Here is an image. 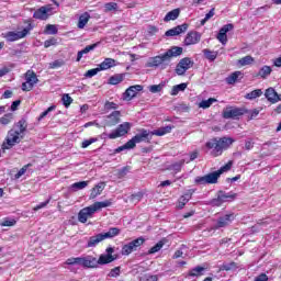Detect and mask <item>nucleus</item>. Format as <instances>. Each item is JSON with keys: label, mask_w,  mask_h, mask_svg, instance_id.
Here are the masks:
<instances>
[{"label": "nucleus", "mask_w": 281, "mask_h": 281, "mask_svg": "<svg viewBox=\"0 0 281 281\" xmlns=\"http://www.w3.org/2000/svg\"><path fill=\"white\" fill-rule=\"evenodd\" d=\"M101 236H103V240H106V238H115V236H120V228L111 227L109 232L101 233Z\"/></svg>", "instance_id": "33"}, {"label": "nucleus", "mask_w": 281, "mask_h": 281, "mask_svg": "<svg viewBox=\"0 0 281 281\" xmlns=\"http://www.w3.org/2000/svg\"><path fill=\"white\" fill-rule=\"evenodd\" d=\"M245 113H249V111L245 110V108L227 105L223 110L222 115L224 120H239L243 117V115H245Z\"/></svg>", "instance_id": "5"}, {"label": "nucleus", "mask_w": 281, "mask_h": 281, "mask_svg": "<svg viewBox=\"0 0 281 281\" xmlns=\"http://www.w3.org/2000/svg\"><path fill=\"white\" fill-rule=\"evenodd\" d=\"M64 65H65V60L57 59V60L49 63L48 68L49 69H58L60 67H64Z\"/></svg>", "instance_id": "47"}, {"label": "nucleus", "mask_w": 281, "mask_h": 281, "mask_svg": "<svg viewBox=\"0 0 281 281\" xmlns=\"http://www.w3.org/2000/svg\"><path fill=\"white\" fill-rule=\"evenodd\" d=\"M238 78H243V72L241 71H235L231 76L226 78L227 85H235L238 82Z\"/></svg>", "instance_id": "35"}, {"label": "nucleus", "mask_w": 281, "mask_h": 281, "mask_svg": "<svg viewBox=\"0 0 281 281\" xmlns=\"http://www.w3.org/2000/svg\"><path fill=\"white\" fill-rule=\"evenodd\" d=\"M179 14H181V10L173 9L172 11H169L166 16L164 18V21L168 23V21H177L179 19Z\"/></svg>", "instance_id": "31"}, {"label": "nucleus", "mask_w": 281, "mask_h": 281, "mask_svg": "<svg viewBox=\"0 0 281 281\" xmlns=\"http://www.w3.org/2000/svg\"><path fill=\"white\" fill-rule=\"evenodd\" d=\"M162 248H164V241L160 240L148 250V254H157V251H161Z\"/></svg>", "instance_id": "51"}, {"label": "nucleus", "mask_w": 281, "mask_h": 281, "mask_svg": "<svg viewBox=\"0 0 281 281\" xmlns=\"http://www.w3.org/2000/svg\"><path fill=\"white\" fill-rule=\"evenodd\" d=\"M56 38H50V40H46L45 42H44V47H52V45H56Z\"/></svg>", "instance_id": "63"}, {"label": "nucleus", "mask_w": 281, "mask_h": 281, "mask_svg": "<svg viewBox=\"0 0 281 281\" xmlns=\"http://www.w3.org/2000/svg\"><path fill=\"white\" fill-rule=\"evenodd\" d=\"M183 54V48L179 46H173L169 48L162 55H157L155 57H150L146 63V67H160V69H166L168 64L172 58H177V56H181Z\"/></svg>", "instance_id": "1"}, {"label": "nucleus", "mask_w": 281, "mask_h": 281, "mask_svg": "<svg viewBox=\"0 0 281 281\" xmlns=\"http://www.w3.org/2000/svg\"><path fill=\"white\" fill-rule=\"evenodd\" d=\"M122 117V112L113 111L111 114L105 116V126H117Z\"/></svg>", "instance_id": "18"}, {"label": "nucleus", "mask_w": 281, "mask_h": 281, "mask_svg": "<svg viewBox=\"0 0 281 281\" xmlns=\"http://www.w3.org/2000/svg\"><path fill=\"white\" fill-rule=\"evenodd\" d=\"M61 100H63V104H64V106H66V109L71 105V102H74V99H71V97L69 94H64Z\"/></svg>", "instance_id": "55"}, {"label": "nucleus", "mask_w": 281, "mask_h": 281, "mask_svg": "<svg viewBox=\"0 0 281 281\" xmlns=\"http://www.w3.org/2000/svg\"><path fill=\"white\" fill-rule=\"evenodd\" d=\"M99 71H102V70L100 69V67L93 68V69L88 70V71L85 74V76H86V78H93V76H98V72H99Z\"/></svg>", "instance_id": "56"}, {"label": "nucleus", "mask_w": 281, "mask_h": 281, "mask_svg": "<svg viewBox=\"0 0 281 281\" xmlns=\"http://www.w3.org/2000/svg\"><path fill=\"white\" fill-rule=\"evenodd\" d=\"M89 19H91V15L88 12H85L83 14H81L79 16L77 27L79 30H85V26L87 25V23H89Z\"/></svg>", "instance_id": "30"}, {"label": "nucleus", "mask_w": 281, "mask_h": 281, "mask_svg": "<svg viewBox=\"0 0 281 281\" xmlns=\"http://www.w3.org/2000/svg\"><path fill=\"white\" fill-rule=\"evenodd\" d=\"M238 268V265L234 261L229 262V263H223L221 267H220V271H232L234 269H237Z\"/></svg>", "instance_id": "42"}, {"label": "nucleus", "mask_w": 281, "mask_h": 281, "mask_svg": "<svg viewBox=\"0 0 281 281\" xmlns=\"http://www.w3.org/2000/svg\"><path fill=\"white\" fill-rule=\"evenodd\" d=\"M122 273V268L121 267H115L109 272V278H120V274Z\"/></svg>", "instance_id": "49"}, {"label": "nucleus", "mask_w": 281, "mask_h": 281, "mask_svg": "<svg viewBox=\"0 0 281 281\" xmlns=\"http://www.w3.org/2000/svg\"><path fill=\"white\" fill-rule=\"evenodd\" d=\"M124 75H114L110 77L109 85H120V82H123Z\"/></svg>", "instance_id": "45"}, {"label": "nucleus", "mask_w": 281, "mask_h": 281, "mask_svg": "<svg viewBox=\"0 0 281 281\" xmlns=\"http://www.w3.org/2000/svg\"><path fill=\"white\" fill-rule=\"evenodd\" d=\"M265 97L267 98L268 102L271 104H276L277 102L281 101L280 94L273 88H268L265 92Z\"/></svg>", "instance_id": "21"}, {"label": "nucleus", "mask_w": 281, "mask_h": 281, "mask_svg": "<svg viewBox=\"0 0 281 281\" xmlns=\"http://www.w3.org/2000/svg\"><path fill=\"white\" fill-rule=\"evenodd\" d=\"M217 41H220V43H222V45H227V35H223V34L218 33Z\"/></svg>", "instance_id": "62"}, {"label": "nucleus", "mask_w": 281, "mask_h": 281, "mask_svg": "<svg viewBox=\"0 0 281 281\" xmlns=\"http://www.w3.org/2000/svg\"><path fill=\"white\" fill-rule=\"evenodd\" d=\"M255 281H269V277L266 273H261L255 278Z\"/></svg>", "instance_id": "64"}, {"label": "nucleus", "mask_w": 281, "mask_h": 281, "mask_svg": "<svg viewBox=\"0 0 281 281\" xmlns=\"http://www.w3.org/2000/svg\"><path fill=\"white\" fill-rule=\"evenodd\" d=\"M191 67H194V61L190 57H184L178 63L176 67V74L178 76H184L186 71L191 69Z\"/></svg>", "instance_id": "13"}, {"label": "nucleus", "mask_w": 281, "mask_h": 281, "mask_svg": "<svg viewBox=\"0 0 281 281\" xmlns=\"http://www.w3.org/2000/svg\"><path fill=\"white\" fill-rule=\"evenodd\" d=\"M198 43H201V33L196 31H191L187 34L184 38V45H196Z\"/></svg>", "instance_id": "19"}, {"label": "nucleus", "mask_w": 281, "mask_h": 281, "mask_svg": "<svg viewBox=\"0 0 281 281\" xmlns=\"http://www.w3.org/2000/svg\"><path fill=\"white\" fill-rule=\"evenodd\" d=\"M117 258L113 255H100L99 259L95 257H92V260H94L93 263H91V269H98V265H111V262H114Z\"/></svg>", "instance_id": "14"}, {"label": "nucleus", "mask_w": 281, "mask_h": 281, "mask_svg": "<svg viewBox=\"0 0 281 281\" xmlns=\"http://www.w3.org/2000/svg\"><path fill=\"white\" fill-rule=\"evenodd\" d=\"M164 87H166V82H160L159 85L149 86L148 91H150V93H161Z\"/></svg>", "instance_id": "39"}, {"label": "nucleus", "mask_w": 281, "mask_h": 281, "mask_svg": "<svg viewBox=\"0 0 281 281\" xmlns=\"http://www.w3.org/2000/svg\"><path fill=\"white\" fill-rule=\"evenodd\" d=\"M12 122V114H4L1 119H0V124H3V126H8V124H10Z\"/></svg>", "instance_id": "52"}, {"label": "nucleus", "mask_w": 281, "mask_h": 281, "mask_svg": "<svg viewBox=\"0 0 281 281\" xmlns=\"http://www.w3.org/2000/svg\"><path fill=\"white\" fill-rule=\"evenodd\" d=\"M139 91H144V86H142V85L131 86L123 93V100H126L127 102H130V100L135 98V95H137V93H139Z\"/></svg>", "instance_id": "16"}, {"label": "nucleus", "mask_w": 281, "mask_h": 281, "mask_svg": "<svg viewBox=\"0 0 281 281\" xmlns=\"http://www.w3.org/2000/svg\"><path fill=\"white\" fill-rule=\"evenodd\" d=\"M30 166H32V164L25 165L23 168H21L15 175L16 179H20V177H23V175L27 172V168H30Z\"/></svg>", "instance_id": "61"}, {"label": "nucleus", "mask_w": 281, "mask_h": 281, "mask_svg": "<svg viewBox=\"0 0 281 281\" xmlns=\"http://www.w3.org/2000/svg\"><path fill=\"white\" fill-rule=\"evenodd\" d=\"M271 66H263L259 72H258V76H260V78H262L263 80L268 77V76H271Z\"/></svg>", "instance_id": "41"}, {"label": "nucleus", "mask_w": 281, "mask_h": 281, "mask_svg": "<svg viewBox=\"0 0 281 281\" xmlns=\"http://www.w3.org/2000/svg\"><path fill=\"white\" fill-rule=\"evenodd\" d=\"M144 243H145L144 237H138L130 241L128 244L122 247V250H121L122 256H131V254H133V251H137V248L142 247Z\"/></svg>", "instance_id": "9"}, {"label": "nucleus", "mask_w": 281, "mask_h": 281, "mask_svg": "<svg viewBox=\"0 0 281 281\" xmlns=\"http://www.w3.org/2000/svg\"><path fill=\"white\" fill-rule=\"evenodd\" d=\"M104 188H106V183L104 182H99L95 184L90 192V199H97V196H100L102 192L104 191Z\"/></svg>", "instance_id": "25"}, {"label": "nucleus", "mask_w": 281, "mask_h": 281, "mask_svg": "<svg viewBox=\"0 0 281 281\" xmlns=\"http://www.w3.org/2000/svg\"><path fill=\"white\" fill-rule=\"evenodd\" d=\"M52 111H56V105H50L46 111H44L42 115L38 116V122H41V120H44V117H47V115H49Z\"/></svg>", "instance_id": "54"}, {"label": "nucleus", "mask_w": 281, "mask_h": 281, "mask_svg": "<svg viewBox=\"0 0 281 281\" xmlns=\"http://www.w3.org/2000/svg\"><path fill=\"white\" fill-rule=\"evenodd\" d=\"M251 63H254V57L250 55H247L238 60V65H240V67H247V65H251Z\"/></svg>", "instance_id": "44"}, {"label": "nucleus", "mask_w": 281, "mask_h": 281, "mask_svg": "<svg viewBox=\"0 0 281 281\" xmlns=\"http://www.w3.org/2000/svg\"><path fill=\"white\" fill-rule=\"evenodd\" d=\"M183 164H186V160H180L171 165V170H175L176 172H181V168L183 167Z\"/></svg>", "instance_id": "57"}, {"label": "nucleus", "mask_w": 281, "mask_h": 281, "mask_svg": "<svg viewBox=\"0 0 281 281\" xmlns=\"http://www.w3.org/2000/svg\"><path fill=\"white\" fill-rule=\"evenodd\" d=\"M220 177L221 175L217 173V171H214L203 177H196L194 181L198 186L214 184V183H218Z\"/></svg>", "instance_id": "11"}, {"label": "nucleus", "mask_w": 281, "mask_h": 281, "mask_svg": "<svg viewBox=\"0 0 281 281\" xmlns=\"http://www.w3.org/2000/svg\"><path fill=\"white\" fill-rule=\"evenodd\" d=\"M234 142L235 140L232 137L212 138L206 143V148L212 150V157H221V155H223V150H227Z\"/></svg>", "instance_id": "2"}, {"label": "nucleus", "mask_w": 281, "mask_h": 281, "mask_svg": "<svg viewBox=\"0 0 281 281\" xmlns=\"http://www.w3.org/2000/svg\"><path fill=\"white\" fill-rule=\"evenodd\" d=\"M232 30H234V24H226L220 30L218 34L227 35V32H232Z\"/></svg>", "instance_id": "59"}, {"label": "nucleus", "mask_w": 281, "mask_h": 281, "mask_svg": "<svg viewBox=\"0 0 281 281\" xmlns=\"http://www.w3.org/2000/svg\"><path fill=\"white\" fill-rule=\"evenodd\" d=\"M232 166H234V161H228L226 165L222 166L218 170L217 173L220 177L223 175V172H229L232 170Z\"/></svg>", "instance_id": "46"}, {"label": "nucleus", "mask_w": 281, "mask_h": 281, "mask_svg": "<svg viewBox=\"0 0 281 281\" xmlns=\"http://www.w3.org/2000/svg\"><path fill=\"white\" fill-rule=\"evenodd\" d=\"M32 30H34V26L32 24H29L25 29H23L22 31H18V32H8L4 35V38L9 42V43H14V41H20V38H25V36L27 34H30V32H32Z\"/></svg>", "instance_id": "8"}, {"label": "nucleus", "mask_w": 281, "mask_h": 281, "mask_svg": "<svg viewBox=\"0 0 281 281\" xmlns=\"http://www.w3.org/2000/svg\"><path fill=\"white\" fill-rule=\"evenodd\" d=\"M45 34H58V29L54 24H47L45 27Z\"/></svg>", "instance_id": "50"}, {"label": "nucleus", "mask_w": 281, "mask_h": 281, "mask_svg": "<svg viewBox=\"0 0 281 281\" xmlns=\"http://www.w3.org/2000/svg\"><path fill=\"white\" fill-rule=\"evenodd\" d=\"M235 218H236V215H234V213L223 215V216L218 217V220L213 228L221 229L223 227H229V225H232V222Z\"/></svg>", "instance_id": "15"}, {"label": "nucleus", "mask_w": 281, "mask_h": 281, "mask_svg": "<svg viewBox=\"0 0 281 281\" xmlns=\"http://www.w3.org/2000/svg\"><path fill=\"white\" fill-rule=\"evenodd\" d=\"M142 142H150V132L143 128L139 131V134H136L132 139L125 143L123 146L116 148V153H122V150H131L137 146V144H142Z\"/></svg>", "instance_id": "3"}, {"label": "nucleus", "mask_w": 281, "mask_h": 281, "mask_svg": "<svg viewBox=\"0 0 281 281\" xmlns=\"http://www.w3.org/2000/svg\"><path fill=\"white\" fill-rule=\"evenodd\" d=\"M203 271H205V268L198 266L189 271V276L191 278H201V276H203Z\"/></svg>", "instance_id": "36"}, {"label": "nucleus", "mask_w": 281, "mask_h": 281, "mask_svg": "<svg viewBox=\"0 0 281 281\" xmlns=\"http://www.w3.org/2000/svg\"><path fill=\"white\" fill-rule=\"evenodd\" d=\"M98 45H100V43H94V44L88 45L82 50H79L77 54V63H80V60H82L83 54H89V52H93V49H95V47H98Z\"/></svg>", "instance_id": "26"}, {"label": "nucleus", "mask_w": 281, "mask_h": 281, "mask_svg": "<svg viewBox=\"0 0 281 281\" xmlns=\"http://www.w3.org/2000/svg\"><path fill=\"white\" fill-rule=\"evenodd\" d=\"M214 102H217V100L214 98H210L207 100H202L199 103V109H210V106H212V104H214Z\"/></svg>", "instance_id": "40"}, {"label": "nucleus", "mask_w": 281, "mask_h": 281, "mask_svg": "<svg viewBox=\"0 0 281 281\" xmlns=\"http://www.w3.org/2000/svg\"><path fill=\"white\" fill-rule=\"evenodd\" d=\"M87 186H89V181L75 182L70 186V190L72 192H78V190H85Z\"/></svg>", "instance_id": "37"}, {"label": "nucleus", "mask_w": 281, "mask_h": 281, "mask_svg": "<svg viewBox=\"0 0 281 281\" xmlns=\"http://www.w3.org/2000/svg\"><path fill=\"white\" fill-rule=\"evenodd\" d=\"M0 225L1 227H14V225H16V220H4Z\"/></svg>", "instance_id": "58"}, {"label": "nucleus", "mask_w": 281, "mask_h": 281, "mask_svg": "<svg viewBox=\"0 0 281 281\" xmlns=\"http://www.w3.org/2000/svg\"><path fill=\"white\" fill-rule=\"evenodd\" d=\"M234 199H236L235 193L218 191L217 198L212 200V205H215V207H221L222 203H227V201H234Z\"/></svg>", "instance_id": "12"}, {"label": "nucleus", "mask_w": 281, "mask_h": 281, "mask_svg": "<svg viewBox=\"0 0 281 281\" xmlns=\"http://www.w3.org/2000/svg\"><path fill=\"white\" fill-rule=\"evenodd\" d=\"M171 131H172V126L167 125L165 127H160L149 133L150 135H156L157 137H164V135H168V133H170Z\"/></svg>", "instance_id": "29"}, {"label": "nucleus", "mask_w": 281, "mask_h": 281, "mask_svg": "<svg viewBox=\"0 0 281 281\" xmlns=\"http://www.w3.org/2000/svg\"><path fill=\"white\" fill-rule=\"evenodd\" d=\"M132 124L128 122H124L120 124L114 131L109 133H103V137H108V139H117V137H124V135H128V132L132 128Z\"/></svg>", "instance_id": "6"}, {"label": "nucleus", "mask_w": 281, "mask_h": 281, "mask_svg": "<svg viewBox=\"0 0 281 281\" xmlns=\"http://www.w3.org/2000/svg\"><path fill=\"white\" fill-rule=\"evenodd\" d=\"M144 199V193L137 192L130 196L131 203H139Z\"/></svg>", "instance_id": "48"}, {"label": "nucleus", "mask_w": 281, "mask_h": 281, "mask_svg": "<svg viewBox=\"0 0 281 281\" xmlns=\"http://www.w3.org/2000/svg\"><path fill=\"white\" fill-rule=\"evenodd\" d=\"M262 95V90L261 89H256L252 90L251 92L246 94L247 100H256V98H260Z\"/></svg>", "instance_id": "43"}, {"label": "nucleus", "mask_w": 281, "mask_h": 281, "mask_svg": "<svg viewBox=\"0 0 281 281\" xmlns=\"http://www.w3.org/2000/svg\"><path fill=\"white\" fill-rule=\"evenodd\" d=\"M113 10H117V3L108 2L104 4V12H113Z\"/></svg>", "instance_id": "53"}, {"label": "nucleus", "mask_w": 281, "mask_h": 281, "mask_svg": "<svg viewBox=\"0 0 281 281\" xmlns=\"http://www.w3.org/2000/svg\"><path fill=\"white\" fill-rule=\"evenodd\" d=\"M115 59L113 58H105L100 65H99V69H101V71H106V69H111L112 67H115Z\"/></svg>", "instance_id": "27"}, {"label": "nucleus", "mask_w": 281, "mask_h": 281, "mask_svg": "<svg viewBox=\"0 0 281 281\" xmlns=\"http://www.w3.org/2000/svg\"><path fill=\"white\" fill-rule=\"evenodd\" d=\"M111 205H113V202L111 200H105L103 202H94L92 204V209L94 210V212H98V210H102L104 207H111Z\"/></svg>", "instance_id": "34"}, {"label": "nucleus", "mask_w": 281, "mask_h": 281, "mask_svg": "<svg viewBox=\"0 0 281 281\" xmlns=\"http://www.w3.org/2000/svg\"><path fill=\"white\" fill-rule=\"evenodd\" d=\"M94 214H95V211L93 206L92 205L87 206L79 212L78 221L79 223H87V221L91 218V216H93Z\"/></svg>", "instance_id": "17"}, {"label": "nucleus", "mask_w": 281, "mask_h": 281, "mask_svg": "<svg viewBox=\"0 0 281 281\" xmlns=\"http://www.w3.org/2000/svg\"><path fill=\"white\" fill-rule=\"evenodd\" d=\"M93 256L86 257H70L66 260L65 265L72 267L74 265H78L79 267H83L85 269H91V265H93Z\"/></svg>", "instance_id": "7"}, {"label": "nucleus", "mask_w": 281, "mask_h": 281, "mask_svg": "<svg viewBox=\"0 0 281 281\" xmlns=\"http://www.w3.org/2000/svg\"><path fill=\"white\" fill-rule=\"evenodd\" d=\"M15 131H18L20 135H23V137H25V131H27V121L25 119L20 120L15 124Z\"/></svg>", "instance_id": "28"}, {"label": "nucleus", "mask_w": 281, "mask_h": 281, "mask_svg": "<svg viewBox=\"0 0 281 281\" xmlns=\"http://www.w3.org/2000/svg\"><path fill=\"white\" fill-rule=\"evenodd\" d=\"M188 27H189L188 23L178 25L171 30H168L165 33V36H179V34H183V32H188Z\"/></svg>", "instance_id": "23"}, {"label": "nucleus", "mask_w": 281, "mask_h": 281, "mask_svg": "<svg viewBox=\"0 0 281 281\" xmlns=\"http://www.w3.org/2000/svg\"><path fill=\"white\" fill-rule=\"evenodd\" d=\"M102 240H104V237L102 236V233L97 234L94 236H91L88 239V243L86 245L87 249H91L93 247H98V245H100V243H102Z\"/></svg>", "instance_id": "24"}, {"label": "nucleus", "mask_w": 281, "mask_h": 281, "mask_svg": "<svg viewBox=\"0 0 281 281\" xmlns=\"http://www.w3.org/2000/svg\"><path fill=\"white\" fill-rule=\"evenodd\" d=\"M184 89H188V83L176 85L171 88L170 95H179V92L183 91Z\"/></svg>", "instance_id": "38"}, {"label": "nucleus", "mask_w": 281, "mask_h": 281, "mask_svg": "<svg viewBox=\"0 0 281 281\" xmlns=\"http://www.w3.org/2000/svg\"><path fill=\"white\" fill-rule=\"evenodd\" d=\"M49 12H52L49 7H41L34 12L33 19H37L38 21H47V19H49Z\"/></svg>", "instance_id": "20"}, {"label": "nucleus", "mask_w": 281, "mask_h": 281, "mask_svg": "<svg viewBox=\"0 0 281 281\" xmlns=\"http://www.w3.org/2000/svg\"><path fill=\"white\" fill-rule=\"evenodd\" d=\"M192 194H194L193 189L187 191L182 196L179 198L177 205L178 210H183V207L188 205V202L190 201V199H192Z\"/></svg>", "instance_id": "22"}, {"label": "nucleus", "mask_w": 281, "mask_h": 281, "mask_svg": "<svg viewBox=\"0 0 281 281\" xmlns=\"http://www.w3.org/2000/svg\"><path fill=\"white\" fill-rule=\"evenodd\" d=\"M202 54H204V57L206 58V60H210L211 63H214V60H216V58H218V52H216V50H211V49L204 48L202 50Z\"/></svg>", "instance_id": "32"}, {"label": "nucleus", "mask_w": 281, "mask_h": 281, "mask_svg": "<svg viewBox=\"0 0 281 281\" xmlns=\"http://www.w3.org/2000/svg\"><path fill=\"white\" fill-rule=\"evenodd\" d=\"M23 135L19 133L15 128H12L8 132L7 137L4 142L2 143V150L5 153V150H10L13 146H16V144H21V140L23 139Z\"/></svg>", "instance_id": "4"}, {"label": "nucleus", "mask_w": 281, "mask_h": 281, "mask_svg": "<svg viewBox=\"0 0 281 281\" xmlns=\"http://www.w3.org/2000/svg\"><path fill=\"white\" fill-rule=\"evenodd\" d=\"M38 77L34 70H27L25 74V82L22 83V91H32L34 85H37Z\"/></svg>", "instance_id": "10"}, {"label": "nucleus", "mask_w": 281, "mask_h": 281, "mask_svg": "<svg viewBox=\"0 0 281 281\" xmlns=\"http://www.w3.org/2000/svg\"><path fill=\"white\" fill-rule=\"evenodd\" d=\"M95 142H98V138L86 139L81 143V148H89V146H91V144H95Z\"/></svg>", "instance_id": "60"}]
</instances>
